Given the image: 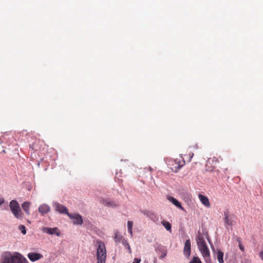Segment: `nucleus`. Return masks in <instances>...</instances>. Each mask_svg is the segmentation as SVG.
Returning a JSON list of instances; mask_svg holds the SVG:
<instances>
[{"label":"nucleus","instance_id":"nucleus-13","mask_svg":"<svg viewBox=\"0 0 263 263\" xmlns=\"http://www.w3.org/2000/svg\"><path fill=\"white\" fill-rule=\"evenodd\" d=\"M167 199L173 203L175 205H176L177 208H179L183 211H184L185 210L183 207H182L181 205V203L175 198L172 196H168L167 197Z\"/></svg>","mask_w":263,"mask_h":263},{"label":"nucleus","instance_id":"nucleus-20","mask_svg":"<svg viewBox=\"0 0 263 263\" xmlns=\"http://www.w3.org/2000/svg\"><path fill=\"white\" fill-rule=\"evenodd\" d=\"M217 257L218 262L219 263H223L224 262V260L223 259V253L221 251H220V250L217 251Z\"/></svg>","mask_w":263,"mask_h":263},{"label":"nucleus","instance_id":"nucleus-24","mask_svg":"<svg viewBox=\"0 0 263 263\" xmlns=\"http://www.w3.org/2000/svg\"><path fill=\"white\" fill-rule=\"evenodd\" d=\"M123 243L125 247L128 250L129 253L130 254H131L132 250H131L130 247L129 245L128 244V243L125 241Z\"/></svg>","mask_w":263,"mask_h":263},{"label":"nucleus","instance_id":"nucleus-11","mask_svg":"<svg viewBox=\"0 0 263 263\" xmlns=\"http://www.w3.org/2000/svg\"><path fill=\"white\" fill-rule=\"evenodd\" d=\"M198 198L200 199L201 203L206 208L210 207V203L209 200L206 196H205L202 194H199L198 195Z\"/></svg>","mask_w":263,"mask_h":263},{"label":"nucleus","instance_id":"nucleus-12","mask_svg":"<svg viewBox=\"0 0 263 263\" xmlns=\"http://www.w3.org/2000/svg\"><path fill=\"white\" fill-rule=\"evenodd\" d=\"M39 212L41 214L44 215L49 213L50 211V208L49 205L46 204H43L39 207Z\"/></svg>","mask_w":263,"mask_h":263},{"label":"nucleus","instance_id":"nucleus-8","mask_svg":"<svg viewBox=\"0 0 263 263\" xmlns=\"http://www.w3.org/2000/svg\"><path fill=\"white\" fill-rule=\"evenodd\" d=\"M191 241L190 239H187L185 241L184 248H183V253L184 255L187 258L191 255Z\"/></svg>","mask_w":263,"mask_h":263},{"label":"nucleus","instance_id":"nucleus-30","mask_svg":"<svg viewBox=\"0 0 263 263\" xmlns=\"http://www.w3.org/2000/svg\"><path fill=\"white\" fill-rule=\"evenodd\" d=\"M5 202V199L3 198H0V205L3 204Z\"/></svg>","mask_w":263,"mask_h":263},{"label":"nucleus","instance_id":"nucleus-26","mask_svg":"<svg viewBox=\"0 0 263 263\" xmlns=\"http://www.w3.org/2000/svg\"><path fill=\"white\" fill-rule=\"evenodd\" d=\"M188 155H189V161L190 162L191 161L192 158L194 156V154H193V153L191 152V153H190Z\"/></svg>","mask_w":263,"mask_h":263},{"label":"nucleus","instance_id":"nucleus-6","mask_svg":"<svg viewBox=\"0 0 263 263\" xmlns=\"http://www.w3.org/2000/svg\"><path fill=\"white\" fill-rule=\"evenodd\" d=\"M68 216L70 219H73L74 221H73V223L75 224H82L83 223L82 217L79 214H68Z\"/></svg>","mask_w":263,"mask_h":263},{"label":"nucleus","instance_id":"nucleus-15","mask_svg":"<svg viewBox=\"0 0 263 263\" xmlns=\"http://www.w3.org/2000/svg\"><path fill=\"white\" fill-rule=\"evenodd\" d=\"M101 203L107 206L116 207L117 204L115 202L111 200L102 199L100 200Z\"/></svg>","mask_w":263,"mask_h":263},{"label":"nucleus","instance_id":"nucleus-9","mask_svg":"<svg viewBox=\"0 0 263 263\" xmlns=\"http://www.w3.org/2000/svg\"><path fill=\"white\" fill-rule=\"evenodd\" d=\"M54 206L55 208V210L61 213L65 214L68 215V214H69L68 212V210L67 208L60 203H56L54 204Z\"/></svg>","mask_w":263,"mask_h":263},{"label":"nucleus","instance_id":"nucleus-18","mask_svg":"<svg viewBox=\"0 0 263 263\" xmlns=\"http://www.w3.org/2000/svg\"><path fill=\"white\" fill-rule=\"evenodd\" d=\"M142 213L147 217H149L151 219H154L155 217L154 213L151 211L148 210H144L142 211Z\"/></svg>","mask_w":263,"mask_h":263},{"label":"nucleus","instance_id":"nucleus-21","mask_svg":"<svg viewBox=\"0 0 263 263\" xmlns=\"http://www.w3.org/2000/svg\"><path fill=\"white\" fill-rule=\"evenodd\" d=\"M162 224L163 226V227L166 229V230L171 232V224L170 223V222L165 221H162Z\"/></svg>","mask_w":263,"mask_h":263},{"label":"nucleus","instance_id":"nucleus-4","mask_svg":"<svg viewBox=\"0 0 263 263\" xmlns=\"http://www.w3.org/2000/svg\"><path fill=\"white\" fill-rule=\"evenodd\" d=\"M42 231L44 233H46L49 235H56L59 236L60 235V232L59 229L57 227L53 228H49L46 227H43L42 228Z\"/></svg>","mask_w":263,"mask_h":263},{"label":"nucleus","instance_id":"nucleus-17","mask_svg":"<svg viewBox=\"0 0 263 263\" xmlns=\"http://www.w3.org/2000/svg\"><path fill=\"white\" fill-rule=\"evenodd\" d=\"M30 202L28 201L24 202L22 204V207L23 209V210L25 212L26 214L29 215L30 214Z\"/></svg>","mask_w":263,"mask_h":263},{"label":"nucleus","instance_id":"nucleus-3","mask_svg":"<svg viewBox=\"0 0 263 263\" xmlns=\"http://www.w3.org/2000/svg\"><path fill=\"white\" fill-rule=\"evenodd\" d=\"M9 206L11 212L16 218L19 220H22L23 219L24 214L16 200H11L10 202Z\"/></svg>","mask_w":263,"mask_h":263},{"label":"nucleus","instance_id":"nucleus-25","mask_svg":"<svg viewBox=\"0 0 263 263\" xmlns=\"http://www.w3.org/2000/svg\"><path fill=\"white\" fill-rule=\"evenodd\" d=\"M19 229L23 234H26V228L24 226H23V225L20 226Z\"/></svg>","mask_w":263,"mask_h":263},{"label":"nucleus","instance_id":"nucleus-2","mask_svg":"<svg viewBox=\"0 0 263 263\" xmlns=\"http://www.w3.org/2000/svg\"><path fill=\"white\" fill-rule=\"evenodd\" d=\"M97 263H106L107 252L104 243L101 240L97 241Z\"/></svg>","mask_w":263,"mask_h":263},{"label":"nucleus","instance_id":"nucleus-28","mask_svg":"<svg viewBox=\"0 0 263 263\" xmlns=\"http://www.w3.org/2000/svg\"><path fill=\"white\" fill-rule=\"evenodd\" d=\"M141 261V259L135 258L134 259V261L133 263H140Z\"/></svg>","mask_w":263,"mask_h":263},{"label":"nucleus","instance_id":"nucleus-19","mask_svg":"<svg viewBox=\"0 0 263 263\" xmlns=\"http://www.w3.org/2000/svg\"><path fill=\"white\" fill-rule=\"evenodd\" d=\"M40 143V141L36 140L35 142H34L30 146L32 149L34 151H39L41 149V147L39 145V143Z\"/></svg>","mask_w":263,"mask_h":263},{"label":"nucleus","instance_id":"nucleus-5","mask_svg":"<svg viewBox=\"0 0 263 263\" xmlns=\"http://www.w3.org/2000/svg\"><path fill=\"white\" fill-rule=\"evenodd\" d=\"M196 240L198 248L207 246L203 236L200 232L196 237Z\"/></svg>","mask_w":263,"mask_h":263},{"label":"nucleus","instance_id":"nucleus-16","mask_svg":"<svg viewBox=\"0 0 263 263\" xmlns=\"http://www.w3.org/2000/svg\"><path fill=\"white\" fill-rule=\"evenodd\" d=\"M224 220L226 224L228 226H232V221L229 218V211L228 210H226V211L224 212Z\"/></svg>","mask_w":263,"mask_h":263},{"label":"nucleus","instance_id":"nucleus-31","mask_svg":"<svg viewBox=\"0 0 263 263\" xmlns=\"http://www.w3.org/2000/svg\"><path fill=\"white\" fill-rule=\"evenodd\" d=\"M195 148H197V145H195Z\"/></svg>","mask_w":263,"mask_h":263},{"label":"nucleus","instance_id":"nucleus-22","mask_svg":"<svg viewBox=\"0 0 263 263\" xmlns=\"http://www.w3.org/2000/svg\"><path fill=\"white\" fill-rule=\"evenodd\" d=\"M133 222L131 221H127V228L128 231L130 233V235L133 236Z\"/></svg>","mask_w":263,"mask_h":263},{"label":"nucleus","instance_id":"nucleus-14","mask_svg":"<svg viewBox=\"0 0 263 263\" xmlns=\"http://www.w3.org/2000/svg\"><path fill=\"white\" fill-rule=\"evenodd\" d=\"M174 163L176 165L175 166V172H177V170L180 169L181 167H182L185 164V161L184 160H180L179 159H176L174 160Z\"/></svg>","mask_w":263,"mask_h":263},{"label":"nucleus","instance_id":"nucleus-1","mask_svg":"<svg viewBox=\"0 0 263 263\" xmlns=\"http://www.w3.org/2000/svg\"><path fill=\"white\" fill-rule=\"evenodd\" d=\"M2 263H29L20 253L15 252L12 255L10 252H4L1 255Z\"/></svg>","mask_w":263,"mask_h":263},{"label":"nucleus","instance_id":"nucleus-7","mask_svg":"<svg viewBox=\"0 0 263 263\" xmlns=\"http://www.w3.org/2000/svg\"><path fill=\"white\" fill-rule=\"evenodd\" d=\"M205 260L208 261L210 260V253L208 246L198 248Z\"/></svg>","mask_w":263,"mask_h":263},{"label":"nucleus","instance_id":"nucleus-23","mask_svg":"<svg viewBox=\"0 0 263 263\" xmlns=\"http://www.w3.org/2000/svg\"><path fill=\"white\" fill-rule=\"evenodd\" d=\"M189 263H202V262L198 257L194 256Z\"/></svg>","mask_w":263,"mask_h":263},{"label":"nucleus","instance_id":"nucleus-27","mask_svg":"<svg viewBox=\"0 0 263 263\" xmlns=\"http://www.w3.org/2000/svg\"><path fill=\"white\" fill-rule=\"evenodd\" d=\"M239 249L242 251H244L245 248H244V247L243 246V245L241 244V243L240 242H239Z\"/></svg>","mask_w":263,"mask_h":263},{"label":"nucleus","instance_id":"nucleus-10","mask_svg":"<svg viewBox=\"0 0 263 263\" xmlns=\"http://www.w3.org/2000/svg\"><path fill=\"white\" fill-rule=\"evenodd\" d=\"M43 255L37 253H29L28 254V257L32 261H35L43 257Z\"/></svg>","mask_w":263,"mask_h":263},{"label":"nucleus","instance_id":"nucleus-29","mask_svg":"<svg viewBox=\"0 0 263 263\" xmlns=\"http://www.w3.org/2000/svg\"><path fill=\"white\" fill-rule=\"evenodd\" d=\"M259 257L260 258V259L263 260V250L261 251L259 254Z\"/></svg>","mask_w":263,"mask_h":263}]
</instances>
